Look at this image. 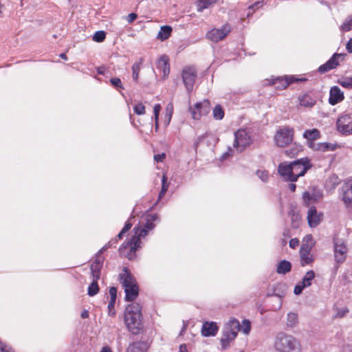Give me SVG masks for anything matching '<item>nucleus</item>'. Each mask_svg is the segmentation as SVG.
<instances>
[{
  "mask_svg": "<svg viewBox=\"0 0 352 352\" xmlns=\"http://www.w3.org/2000/svg\"><path fill=\"white\" fill-rule=\"evenodd\" d=\"M157 219V215L155 214H148L146 217V223L144 228H135V235L133 236L129 240L123 243L122 246L119 248L120 254L129 258L133 260L135 258V252L140 248V238L145 236L148 230L154 228L155 224L153 222Z\"/></svg>",
  "mask_w": 352,
  "mask_h": 352,
  "instance_id": "f257e3e1",
  "label": "nucleus"
},
{
  "mask_svg": "<svg viewBox=\"0 0 352 352\" xmlns=\"http://www.w3.org/2000/svg\"><path fill=\"white\" fill-rule=\"evenodd\" d=\"M274 348L277 352H302L299 340L284 332H279L276 335Z\"/></svg>",
  "mask_w": 352,
  "mask_h": 352,
  "instance_id": "f03ea898",
  "label": "nucleus"
},
{
  "mask_svg": "<svg viewBox=\"0 0 352 352\" xmlns=\"http://www.w3.org/2000/svg\"><path fill=\"white\" fill-rule=\"evenodd\" d=\"M142 306L137 302L127 305L124 312V322L128 329L138 334L142 327Z\"/></svg>",
  "mask_w": 352,
  "mask_h": 352,
  "instance_id": "7ed1b4c3",
  "label": "nucleus"
},
{
  "mask_svg": "<svg viewBox=\"0 0 352 352\" xmlns=\"http://www.w3.org/2000/svg\"><path fill=\"white\" fill-rule=\"evenodd\" d=\"M241 329L239 321L232 318L225 324L222 330V337L221 338V348L226 349L230 342L233 341L237 336L238 332Z\"/></svg>",
  "mask_w": 352,
  "mask_h": 352,
  "instance_id": "20e7f679",
  "label": "nucleus"
},
{
  "mask_svg": "<svg viewBox=\"0 0 352 352\" xmlns=\"http://www.w3.org/2000/svg\"><path fill=\"white\" fill-rule=\"evenodd\" d=\"M294 130L288 126L280 127L275 133L274 140L277 146L285 147L294 140Z\"/></svg>",
  "mask_w": 352,
  "mask_h": 352,
  "instance_id": "39448f33",
  "label": "nucleus"
},
{
  "mask_svg": "<svg viewBox=\"0 0 352 352\" xmlns=\"http://www.w3.org/2000/svg\"><path fill=\"white\" fill-rule=\"evenodd\" d=\"M310 167L307 159H300L292 162V179H290V182H296L299 177L303 176Z\"/></svg>",
  "mask_w": 352,
  "mask_h": 352,
  "instance_id": "423d86ee",
  "label": "nucleus"
},
{
  "mask_svg": "<svg viewBox=\"0 0 352 352\" xmlns=\"http://www.w3.org/2000/svg\"><path fill=\"white\" fill-rule=\"evenodd\" d=\"M230 32L231 27L229 24L226 23L221 28H213L210 30L206 33V37L212 42L218 43L224 39Z\"/></svg>",
  "mask_w": 352,
  "mask_h": 352,
  "instance_id": "0eeeda50",
  "label": "nucleus"
},
{
  "mask_svg": "<svg viewBox=\"0 0 352 352\" xmlns=\"http://www.w3.org/2000/svg\"><path fill=\"white\" fill-rule=\"evenodd\" d=\"M234 138V146L239 152H242L252 142L250 136L244 129H239L235 132Z\"/></svg>",
  "mask_w": 352,
  "mask_h": 352,
  "instance_id": "6e6552de",
  "label": "nucleus"
},
{
  "mask_svg": "<svg viewBox=\"0 0 352 352\" xmlns=\"http://www.w3.org/2000/svg\"><path fill=\"white\" fill-rule=\"evenodd\" d=\"M197 77V70L192 66H188L182 71V80L188 92L193 89V85Z\"/></svg>",
  "mask_w": 352,
  "mask_h": 352,
  "instance_id": "1a4fd4ad",
  "label": "nucleus"
},
{
  "mask_svg": "<svg viewBox=\"0 0 352 352\" xmlns=\"http://www.w3.org/2000/svg\"><path fill=\"white\" fill-rule=\"evenodd\" d=\"M348 248L342 239H336L334 241V257L338 263H342L346 258Z\"/></svg>",
  "mask_w": 352,
  "mask_h": 352,
  "instance_id": "9d476101",
  "label": "nucleus"
},
{
  "mask_svg": "<svg viewBox=\"0 0 352 352\" xmlns=\"http://www.w3.org/2000/svg\"><path fill=\"white\" fill-rule=\"evenodd\" d=\"M337 128L340 133L345 135L352 134V114H345L337 120Z\"/></svg>",
  "mask_w": 352,
  "mask_h": 352,
  "instance_id": "9b49d317",
  "label": "nucleus"
},
{
  "mask_svg": "<svg viewBox=\"0 0 352 352\" xmlns=\"http://www.w3.org/2000/svg\"><path fill=\"white\" fill-rule=\"evenodd\" d=\"M192 118L194 120H199L201 116L207 115L210 111V104L208 100L197 102L194 109L190 108Z\"/></svg>",
  "mask_w": 352,
  "mask_h": 352,
  "instance_id": "f8f14e48",
  "label": "nucleus"
},
{
  "mask_svg": "<svg viewBox=\"0 0 352 352\" xmlns=\"http://www.w3.org/2000/svg\"><path fill=\"white\" fill-rule=\"evenodd\" d=\"M343 55L342 54H334L327 63L319 67L318 72L321 74H324L333 69L336 68L339 65V59Z\"/></svg>",
  "mask_w": 352,
  "mask_h": 352,
  "instance_id": "ddd939ff",
  "label": "nucleus"
},
{
  "mask_svg": "<svg viewBox=\"0 0 352 352\" xmlns=\"http://www.w3.org/2000/svg\"><path fill=\"white\" fill-rule=\"evenodd\" d=\"M323 215L320 212H318L316 207L311 206L307 212V221L311 228H315L322 221Z\"/></svg>",
  "mask_w": 352,
  "mask_h": 352,
  "instance_id": "4468645a",
  "label": "nucleus"
},
{
  "mask_svg": "<svg viewBox=\"0 0 352 352\" xmlns=\"http://www.w3.org/2000/svg\"><path fill=\"white\" fill-rule=\"evenodd\" d=\"M310 245L301 246L300 250V263L302 266L309 265L314 261V256L310 254Z\"/></svg>",
  "mask_w": 352,
  "mask_h": 352,
  "instance_id": "2eb2a0df",
  "label": "nucleus"
},
{
  "mask_svg": "<svg viewBox=\"0 0 352 352\" xmlns=\"http://www.w3.org/2000/svg\"><path fill=\"white\" fill-rule=\"evenodd\" d=\"M120 282L124 288H127L137 285L135 278L126 267L124 268L123 272L120 274Z\"/></svg>",
  "mask_w": 352,
  "mask_h": 352,
  "instance_id": "dca6fc26",
  "label": "nucleus"
},
{
  "mask_svg": "<svg viewBox=\"0 0 352 352\" xmlns=\"http://www.w3.org/2000/svg\"><path fill=\"white\" fill-rule=\"evenodd\" d=\"M344 94L338 87L334 86L331 88L329 102L331 105H335L342 102L344 100Z\"/></svg>",
  "mask_w": 352,
  "mask_h": 352,
  "instance_id": "f3484780",
  "label": "nucleus"
},
{
  "mask_svg": "<svg viewBox=\"0 0 352 352\" xmlns=\"http://www.w3.org/2000/svg\"><path fill=\"white\" fill-rule=\"evenodd\" d=\"M219 327L214 322H205L201 327V334L204 337L214 336Z\"/></svg>",
  "mask_w": 352,
  "mask_h": 352,
  "instance_id": "a211bd4d",
  "label": "nucleus"
},
{
  "mask_svg": "<svg viewBox=\"0 0 352 352\" xmlns=\"http://www.w3.org/2000/svg\"><path fill=\"white\" fill-rule=\"evenodd\" d=\"M341 197L346 207H352V189L345 182L342 187Z\"/></svg>",
  "mask_w": 352,
  "mask_h": 352,
  "instance_id": "6ab92c4d",
  "label": "nucleus"
},
{
  "mask_svg": "<svg viewBox=\"0 0 352 352\" xmlns=\"http://www.w3.org/2000/svg\"><path fill=\"white\" fill-rule=\"evenodd\" d=\"M278 171L280 175L283 177L285 180L290 182V179H292V162L289 164L287 162L280 163L278 166Z\"/></svg>",
  "mask_w": 352,
  "mask_h": 352,
  "instance_id": "aec40b11",
  "label": "nucleus"
},
{
  "mask_svg": "<svg viewBox=\"0 0 352 352\" xmlns=\"http://www.w3.org/2000/svg\"><path fill=\"white\" fill-rule=\"evenodd\" d=\"M309 147L315 151H333L336 148V146L327 142L316 143L315 142H311L309 143Z\"/></svg>",
  "mask_w": 352,
  "mask_h": 352,
  "instance_id": "412c9836",
  "label": "nucleus"
},
{
  "mask_svg": "<svg viewBox=\"0 0 352 352\" xmlns=\"http://www.w3.org/2000/svg\"><path fill=\"white\" fill-rule=\"evenodd\" d=\"M125 300L133 301L135 300L139 294V288L138 285H134L127 288H124Z\"/></svg>",
  "mask_w": 352,
  "mask_h": 352,
  "instance_id": "4be33fe9",
  "label": "nucleus"
},
{
  "mask_svg": "<svg viewBox=\"0 0 352 352\" xmlns=\"http://www.w3.org/2000/svg\"><path fill=\"white\" fill-rule=\"evenodd\" d=\"M148 349L147 344L144 342H137L131 344L126 349V352H146Z\"/></svg>",
  "mask_w": 352,
  "mask_h": 352,
  "instance_id": "5701e85b",
  "label": "nucleus"
},
{
  "mask_svg": "<svg viewBox=\"0 0 352 352\" xmlns=\"http://www.w3.org/2000/svg\"><path fill=\"white\" fill-rule=\"evenodd\" d=\"M320 137V132L316 129L306 130L303 133V138L307 140L308 146L311 142H315V140L319 139Z\"/></svg>",
  "mask_w": 352,
  "mask_h": 352,
  "instance_id": "b1692460",
  "label": "nucleus"
},
{
  "mask_svg": "<svg viewBox=\"0 0 352 352\" xmlns=\"http://www.w3.org/2000/svg\"><path fill=\"white\" fill-rule=\"evenodd\" d=\"M292 264L289 261L283 260L277 265L276 272L279 274H285L291 271Z\"/></svg>",
  "mask_w": 352,
  "mask_h": 352,
  "instance_id": "393cba45",
  "label": "nucleus"
},
{
  "mask_svg": "<svg viewBox=\"0 0 352 352\" xmlns=\"http://www.w3.org/2000/svg\"><path fill=\"white\" fill-rule=\"evenodd\" d=\"M172 28L169 25H164L160 28L157 34V38L161 41L166 40L170 36Z\"/></svg>",
  "mask_w": 352,
  "mask_h": 352,
  "instance_id": "a878e982",
  "label": "nucleus"
},
{
  "mask_svg": "<svg viewBox=\"0 0 352 352\" xmlns=\"http://www.w3.org/2000/svg\"><path fill=\"white\" fill-rule=\"evenodd\" d=\"M219 0H198L196 3L197 10L199 12L204 9L208 8L211 5L217 3Z\"/></svg>",
  "mask_w": 352,
  "mask_h": 352,
  "instance_id": "bb28decb",
  "label": "nucleus"
},
{
  "mask_svg": "<svg viewBox=\"0 0 352 352\" xmlns=\"http://www.w3.org/2000/svg\"><path fill=\"white\" fill-rule=\"evenodd\" d=\"M160 67L162 68L164 77L167 76L170 72L168 58L166 56H162L159 60Z\"/></svg>",
  "mask_w": 352,
  "mask_h": 352,
  "instance_id": "cd10ccee",
  "label": "nucleus"
},
{
  "mask_svg": "<svg viewBox=\"0 0 352 352\" xmlns=\"http://www.w3.org/2000/svg\"><path fill=\"white\" fill-rule=\"evenodd\" d=\"M315 277V273L313 270L308 271L303 277L302 282V287H308L311 285V281Z\"/></svg>",
  "mask_w": 352,
  "mask_h": 352,
  "instance_id": "c85d7f7f",
  "label": "nucleus"
},
{
  "mask_svg": "<svg viewBox=\"0 0 352 352\" xmlns=\"http://www.w3.org/2000/svg\"><path fill=\"white\" fill-rule=\"evenodd\" d=\"M316 100L307 95H305L300 100V105L305 107H312Z\"/></svg>",
  "mask_w": 352,
  "mask_h": 352,
  "instance_id": "c756f323",
  "label": "nucleus"
},
{
  "mask_svg": "<svg viewBox=\"0 0 352 352\" xmlns=\"http://www.w3.org/2000/svg\"><path fill=\"white\" fill-rule=\"evenodd\" d=\"M298 322V315L295 313H289L287 318V326L293 328L296 326Z\"/></svg>",
  "mask_w": 352,
  "mask_h": 352,
  "instance_id": "7c9ffc66",
  "label": "nucleus"
},
{
  "mask_svg": "<svg viewBox=\"0 0 352 352\" xmlns=\"http://www.w3.org/2000/svg\"><path fill=\"white\" fill-rule=\"evenodd\" d=\"M340 29L342 32H349L352 30V14L346 18Z\"/></svg>",
  "mask_w": 352,
  "mask_h": 352,
  "instance_id": "2f4dec72",
  "label": "nucleus"
},
{
  "mask_svg": "<svg viewBox=\"0 0 352 352\" xmlns=\"http://www.w3.org/2000/svg\"><path fill=\"white\" fill-rule=\"evenodd\" d=\"M143 62V59L140 58L139 63H135L132 66V72H133V78L134 80H138L139 73L140 71L141 65Z\"/></svg>",
  "mask_w": 352,
  "mask_h": 352,
  "instance_id": "473e14b6",
  "label": "nucleus"
},
{
  "mask_svg": "<svg viewBox=\"0 0 352 352\" xmlns=\"http://www.w3.org/2000/svg\"><path fill=\"white\" fill-rule=\"evenodd\" d=\"M308 191H311V195L314 199V201H316L320 200L323 196L322 191L316 187H312Z\"/></svg>",
  "mask_w": 352,
  "mask_h": 352,
  "instance_id": "72a5a7b5",
  "label": "nucleus"
},
{
  "mask_svg": "<svg viewBox=\"0 0 352 352\" xmlns=\"http://www.w3.org/2000/svg\"><path fill=\"white\" fill-rule=\"evenodd\" d=\"M162 189L159 194V199H162L168 188V184L167 183V177L165 175H163L162 180Z\"/></svg>",
  "mask_w": 352,
  "mask_h": 352,
  "instance_id": "f704fd0d",
  "label": "nucleus"
},
{
  "mask_svg": "<svg viewBox=\"0 0 352 352\" xmlns=\"http://www.w3.org/2000/svg\"><path fill=\"white\" fill-rule=\"evenodd\" d=\"M99 291L98 283L92 281L88 287V295L90 296H95Z\"/></svg>",
  "mask_w": 352,
  "mask_h": 352,
  "instance_id": "c9c22d12",
  "label": "nucleus"
},
{
  "mask_svg": "<svg viewBox=\"0 0 352 352\" xmlns=\"http://www.w3.org/2000/svg\"><path fill=\"white\" fill-rule=\"evenodd\" d=\"M224 112L220 105H217L213 109V116L217 120H221L223 118Z\"/></svg>",
  "mask_w": 352,
  "mask_h": 352,
  "instance_id": "e433bc0d",
  "label": "nucleus"
},
{
  "mask_svg": "<svg viewBox=\"0 0 352 352\" xmlns=\"http://www.w3.org/2000/svg\"><path fill=\"white\" fill-rule=\"evenodd\" d=\"M338 83L343 87L352 89V78H343L338 80Z\"/></svg>",
  "mask_w": 352,
  "mask_h": 352,
  "instance_id": "4c0bfd02",
  "label": "nucleus"
},
{
  "mask_svg": "<svg viewBox=\"0 0 352 352\" xmlns=\"http://www.w3.org/2000/svg\"><path fill=\"white\" fill-rule=\"evenodd\" d=\"M302 199L305 204L308 206L311 203L316 202L311 195V191H305L302 194Z\"/></svg>",
  "mask_w": 352,
  "mask_h": 352,
  "instance_id": "58836bf2",
  "label": "nucleus"
},
{
  "mask_svg": "<svg viewBox=\"0 0 352 352\" xmlns=\"http://www.w3.org/2000/svg\"><path fill=\"white\" fill-rule=\"evenodd\" d=\"M106 37V34L104 31H97L93 36V41L95 42H102Z\"/></svg>",
  "mask_w": 352,
  "mask_h": 352,
  "instance_id": "ea45409f",
  "label": "nucleus"
},
{
  "mask_svg": "<svg viewBox=\"0 0 352 352\" xmlns=\"http://www.w3.org/2000/svg\"><path fill=\"white\" fill-rule=\"evenodd\" d=\"M173 113V105L169 104L166 108V113L165 115V124L168 126L170 122Z\"/></svg>",
  "mask_w": 352,
  "mask_h": 352,
  "instance_id": "a19ab883",
  "label": "nucleus"
},
{
  "mask_svg": "<svg viewBox=\"0 0 352 352\" xmlns=\"http://www.w3.org/2000/svg\"><path fill=\"white\" fill-rule=\"evenodd\" d=\"M305 245H310V249L312 248V247L314 245V239L311 234H307L302 240V244L301 246H304Z\"/></svg>",
  "mask_w": 352,
  "mask_h": 352,
  "instance_id": "79ce46f5",
  "label": "nucleus"
},
{
  "mask_svg": "<svg viewBox=\"0 0 352 352\" xmlns=\"http://www.w3.org/2000/svg\"><path fill=\"white\" fill-rule=\"evenodd\" d=\"M133 110L138 115H144L145 113V107L140 102L134 106Z\"/></svg>",
  "mask_w": 352,
  "mask_h": 352,
  "instance_id": "37998d69",
  "label": "nucleus"
},
{
  "mask_svg": "<svg viewBox=\"0 0 352 352\" xmlns=\"http://www.w3.org/2000/svg\"><path fill=\"white\" fill-rule=\"evenodd\" d=\"M256 175L264 182H266L268 180L269 174L267 170H258L256 171Z\"/></svg>",
  "mask_w": 352,
  "mask_h": 352,
  "instance_id": "c03bdc74",
  "label": "nucleus"
},
{
  "mask_svg": "<svg viewBox=\"0 0 352 352\" xmlns=\"http://www.w3.org/2000/svg\"><path fill=\"white\" fill-rule=\"evenodd\" d=\"M250 329H251V326H250V321L247 320H243L242 326H241L242 331L244 333L248 334L250 331Z\"/></svg>",
  "mask_w": 352,
  "mask_h": 352,
  "instance_id": "a18cd8bd",
  "label": "nucleus"
},
{
  "mask_svg": "<svg viewBox=\"0 0 352 352\" xmlns=\"http://www.w3.org/2000/svg\"><path fill=\"white\" fill-rule=\"evenodd\" d=\"M102 263L99 261H96L91 265V272H100Z\"/></svg>",
  "mask_w": 352,
  "mask_h": 352,
  "instance_id": "49530a36",
  "label": "nucleus"
},
{
  "mask_svg": "<svg viewBox=\"0 0 352 352\" xmlns=\"http://www.w3.org/2000/svg\"><path fill=\"white\" fill-rule=\"evenodd\" d=\"M110 81H111V84L114 87H120V88L123 89V87L122 86V82H121L120 78H111Z\"/></svg>",
  "mask_w": 352,
  "mask_h": 352,
  "instance_id": "de8ad7c7",
  "label": "nucleus"
},
{
  "mask_svg": "<svg viewBox=\"0 0 352 352\" xmlns=\"http://www.w3.org/2000/svg\"><path fill=\"white\" fill-rule=\"evenodd\" d=\"M116 293H117V290L114 287H111L109 289V294L111 296V300H112L113 303H115V302H116Z\"/></svg>",
  "mask_w": 352,
  "mask_h": 352,
  "instance_id": "09e8293b",
  "label": "nucleus"
},
{
  "mask_svg": "<svg viewBox=\"0 0 352 352\" xmlns=\"http://www.w3.org/2000/svg\"><path fill=\"white\" fill-rule=\"evenodd\" d=\"M304 288H306L305 287H302V285L300 283L298 285H296L294 289V293L296 295H299L302 293Z\"/></svg>",
  "mask_w": 352,
  "mask_h": 352,
  "instance_id": "8fccbe9b",
  "label": "nucleus"
},
{
  "mask_svg": "<svg viewBox=\"0 0 352 352\" xmlns=\"http://www.w3.org/2000/svg\"><path fill=\"white\" fill-rule=\"evenodd\" d=\"M160 110H161L160 104H157L154 106L153 112H154L155 120L159 119V114H160Z\"/></svg>",
  "mask_w": 352,
  "mask_h": 352,
  "instance_id": "3c124183",
  "label": "nucleus"
},
{
  "mask_svg": "<svg viewBox=\"0 0 352 352\" xmlns=\"http://www.w3.org/2000/svg\"><path fill=\"white\" fill-rule=\"evenodd\" d=\"M299 245V240L297 238L292 239L289 241V247L292 249H295Z\"/></svg>",
  "mask_w": 352,
  "mask_h": 352,
  "instance_id": "603ef678",
  "label": "nucleus"
},
{
  "mask_svg": "<svg viewBox=\"0 0 352 352\" xmlns=\"http://www.w3.org/2000/svg\"><path fill=\"white\" fill-rule=\"evenodd\" d=\"M138 17V15L135 13H130L129 14H128L127 17H126V20L128 21V23H133Z\"/></svg>",
  "mask_w": 352,
  "mask_h": 352,
  "instance_id": "864d4df0",
  "label": "nucleus"
},
{
  "mask_svg": "<svg viewBox=\"0 0 352 352\" xmlns=\"http://www.w3.org/2000/svg\"><path fill=\"white\" fill-rule=\"evenodd\" d=\"M166 157V155L165 153H162V154H157V155H155L154 156V160L159 162H162Z\"/></svg>",
  "mask_w": 352,
  "mask_h": 352,
  "instance_id": "5fc2aeb1",
  "label": "nucleus"
},
{
  "mask_svg": "<svg viewBox=\"0 0 352 352\" xmlns=\"http://www.w3.org/2000/svg\"><path fill=\"white\" fill-rule=\"evenodd\" d=\"M92 281L98 283V279L100 276V272H91Z\"/></svg>",
  "mask_w": 352,
  "mask_h": 352,
  "instance_id": "6e6d98bb",
  "label": "nucleus"
},
{
  "mask_svg": "<svg viewBox=\"0 0 352 352\" xmlns=\"http://www.w3.org/2000/svg\"><path fill=\"white\" fill-rule=\"evenodd\" d=\"M280 81L282 82V87L286 88L291 82L294 81V79H290L289 80L287 79H280Z\"/></svg>",
  "mask_w": 352,
  "mask_h": 352,
  "instance_id": "4d7b16f0",
  "label": "nucleus"
},
{
  "mask_svg": "<svg viewBox=\"0 0 352 352\" xmlns=\"http://www.w3.org/2000/svg\"><path fill=\"white\" fill-rule=\"evenodd\" d=\"M346 48L349 53H352V38L346 43Z\"/></svg>",
  "mask_w": 352,
  "mask_h": 352,
  "instance_id": "13d9d810",
  "label": "nucleus"
},
{
  "mask_svg": "<svg viewBox=\"0 0 352 352\" xmlns=\"http://www.w3.org/2000/svg\"><path fill=\"white\" fill-rule=\"evenodd\" d=\"M132 226V224L127 221L126 222L125 225H124V227L122 228V230H123L124 232H126Z\"/></svg>",
  "mask_w": 352,
  "mask_h": 352,
  "instance_id": "bf43d9fd",
  "label": "nucleus"
},
{
  "mask_svg": "<svg viewBox=\"0 0 352 352\" xmlns=\"http://www.w3.org/2000/svg\"><path fill=\"white\" fill-rule=\"evenodd\" d=\"M89 317V311L87 310H84L81 313V318H87Z\"/></svg>",
  "mask_w": 352,
  "mask_h": 352,
  "instance_id": "052dcab7",
  "label": "nucleus"
},
{
  "mask_svg": "<svg viewBox=\"0 0 352 352\" xmlns=\"http://www.w3.org/2000/svg\"><path fill=\"white\" fill-rule=\"evenodd\" d=\"M186 329H187V324L185 323L184 322H183V327L181 330L179 335L182 336L186 331Z\"/></svg>",
  "mask_w": 352,
  "mask_h": 352,
  "instance_id": "680f3d73",
  "label": "nucleus"
},
{
  "mask_svg": "<svg viewBox=\"0 0 352 352\" xmlns=\"http://www.w3.org/2000/svg\"><path fill=\"white\" fill-rule=\"evenodd\" d=\"M186 351H187L186 346L185 344L180 345L179 352H186Z\"/></svg>",
  "mask_w": 352,
  "mask_h": 352,
  "instance_id": "e2e57ef3",
  "label": "nucleus"
},
{
  "mask_svg": "<svg viewBox=\"0 0 352 352\" xmlns=\"http://www.w3.org/2000/svg\"><path fill=\"white\" fill-rule=\"evenodd\" d=\"M296 184H290L289 185V189L292 191V192H294L296 190Z\"/></svg>",
  "mask_w": 352,
  "mask_h": 352,
  "instance_id": "0e129e2a",
  "label": "nucleus"
},
{
  "mask_svg": "<svg viewBox=\"0 0 352 352\" xmlns=\"http://www.w3.org/2000/svg\"><path fill=\"white\" fill-rule=\"evenodd\" d=\"M111 241H109L107 245H105L101 250V251H103L109 248H110L111 246Z\"/></svg>",
  "mask_w": 352,
  "mask_h": 352,
  "instance_id": "69168bd1",
  "label": "nucleus"
},
{
  "mask_svg": "<svg viewBox=\"0 0 352 352\" xmlns=\"http://www.w3.org/2000/svg\"><path fill=\"white\" fill-rule=\"evenodd\" d=\"M100 352H111L109 347H103Z\"/></svg>",
  "mask_w": 352,
  "mask_h": 352,
  "instance_id": "338daca9",
  "label": "nucleus"
},
{
  "mask_svg": "<svg viewBox=\"0 0 352 352\" xmlns=\"http://www.w3.org/2000/svg\"><path fill=\"white\" fill-rule=\"evenodd\" d=\"M345 183L349 185V188L352 189V179L347 180Z\"/></svg>",
  "mask_w": 352,
  "mask_h": 352,
  "instance_id": "774afa93",
  "label": "nucleus"
}]
</instances>
